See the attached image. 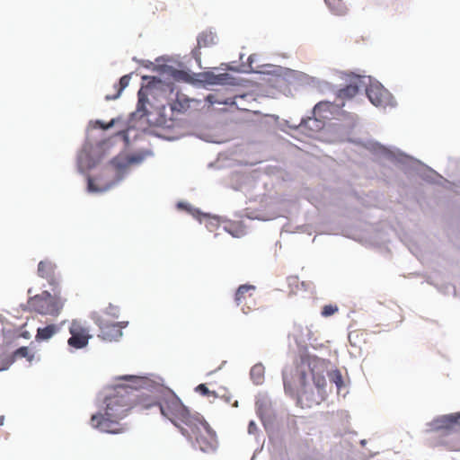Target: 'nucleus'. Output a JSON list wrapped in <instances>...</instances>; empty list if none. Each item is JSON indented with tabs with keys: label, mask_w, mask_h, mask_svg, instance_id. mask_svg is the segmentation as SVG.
I'll return each mask as SVG.
<instances>
[{
	"label": "nucleus",
	"mask_w": 460,
	"mask_h": 460,
	"mask_svg": "<svg viewBox=\"0 0 460 460\" xmlns=\"http://www.w3.org/2000/svg\"><path fill=\"white\" fill-rule=\"evenodd\" d=\"M328 376L331 380V382L334 383L337 386V389L340 390L341 387L343 385V379L340 370L335 369L328 373Z\"/></svg>",
	"instance_id": "obj_18"
},
{
	"label": "nucleus",
	"mask_w": 460,
	"mask_h": 460,
	"mask_svg": "<svg viewBox=\"0 0 460 460\" xmlns=\"http://www.w3.org/2000/svg\"><path fill=\"white\" fill-rule=\"evenodd\" d=\"M330 10L336 15H344L348 13V6L344 0H324Z\"/></svg>",
	"instance_id": "obj_12"
},
{
	"label": "nucleus",
	"mask_w": 460,
	"mask_h": 460,
	"mask_svg": "<svg viewBox=\"0 0 460 460\" xmlns=\"http://www.w3.org/2000/svg\"><path fill=\"white\" fill-rule=\"evenodd\" d=\"M181 433L190 439H194L199 449L205 453L214 452L217 446L216 432L199 413L185 428Z\"/></svg>",
	"instance_id": "obj_2"
},
{
	"label": "nucleus",
	"mask_w": 460,
	"mask_h": 460,
	"mask_svg": "<svg viewBox=\"0 0 460 460\" xmlns=\"http://www.w3.org/2000/svg\"><path fill=\"white\" fill-rule=\"evenodd\" d=\"M59 328L56 324H49L37 330L36 340L47 341L58 332Z\"/></svg>",
	"instance_id": "obj_13"
},
{
	"label": "nucleus",
	"mask_w": 460,
	"mask_h": 460,
	"mask_svg": "<svg viewBox=\"0 0 460 460\" xmlns=\"http://www.w3.org/2000/svg\"><path fill=\"white\" fill-rule=\"evenodd\" d=\"M161 413L170 420L176 427L185 428L196 417L172 393L164 394L158 402Z\"/></svg>",
	"instance_id": "obj_3"
},
{
	"label": "nucleus",
	"mask_w": 460,
	"mask_h": 460,
	"mask_svg": "<svg viewBox=\"0 0 460 460\" xmlns=\"http://www.w3.org/2000/svg\"><path fill=\"white\" fill-rule=\"evenodd\" d=\"M130 80V75H125L120 77L119 84L114 85V89L116 90V93L113 95H106V100H115L119 97L122 91L128 85Z\"/></svg>",
	"instance_id": "obj_14"
},
{
	"label": "nucleus",
	"mask_w": 460,
	"mask_h": 460,
	"mask_svg": "<svg viewBox=\"0 0 460 460\" xmlns=\"http://www.w3.org/2000/svg\"><path fill=\"white\" fill-rule=\"evenodd\" d=\"M338 312V306L333 305H326L323 307L322 315L324 317L331 316Z\"/></svg>",
	"instance_id": "obj_21"
},
{
	"label": "nucleus",
	"mask_w": 460,
	"mask_h": 460,
	"mask_svg": "<svg viewBox=\"0 0 460 460\" xmlns=\"http://www.w3.org/2000/svg\"><path fill=\"white\" fill-rule=\"evenodd\" d=\"M265 368L262 364L254 365L250 372L251 378L256 385H261L264 379Z\"/></svg>",
	"instance_id": "obj_15"
},
{
	"label": "nucleus",
	"mask_w": 460,
	"mask_h": 460,
	"mask_svg": "<svg viewBox=\"0 0 460 460\" xmlns=\"http://www.w3.org/2000/svg\"><path fill=\"white\" fill-rule=\"evenodd\" d=\"M226 76H227V74H221L218 75H215V76H213V80L211 81V83L212 84H222Z\"/></svg>",
	"instance_id": "obj_27"
},
{
	"label": "nucleus",
	"mask_w": 460,
	"mask_h": 460,
	"mask_svg": "<svg viewBox=\"0 0 460 460\" xmlns=\"http://www.w3.org/2000/svg\"><path fill=\"white\" fill-rule=\"evenodd\" d=\"M308 368L311 372L312 378L315 387L320 393L325 392L327 385L324 373L326 372V366L324 360L314 358L309 361Z\"/></svg>",
	"instance_id": "obj_8"
},
{
	"label": "nucleus",
	"mask_w": 460,
	"mask_h": 460,
	"mask_svg": "<svg viewBox=\"0 0 460 460\" xmlns=\"http://www.w3.org/2000/svg\"><path fill=\"white\" fill-rule=\"evenodd\" d=\"M298 381L300 385L305 388L307 383V375L304 369L299 370Z\"/></svg>",
	"instance_id": "obj_25"
},
{
	"label": "nucleus",
	"mask_w": 460,
	"mask_h": 460,
	"mask_svg": "<svg viewBox=\"0 0 460 460\" xmlns=\"http://www.w3.org/2000/svg\"><path fill=\"white\" fill-rule=\"evenodd\" d=\"M69 347L74 349H83L86 346V335H75L71 334V337L67 341Z\"/></svg>",
	"instance_id": "obj_16"
},
{
	"label": "nucleus",
	"mask_w": 460,
	"mask_h": 460,
	"mask_svg": "<svg viewBox=\"0 0 460 460\" xmlns=\"http://www.w3.org/2000/svg\"><path fill=\"white\" fill-rule=\"evenodd\" d=\"M38 275L48 281L53 292L59 290L60 275L57 265L51 260L45 259L39 262Z\"/></svg>",
	"instance_id": "obj_6"
},
{
	"label": "nucleus",
	"mask_w": 460,
	"mask_h": 460,
	"mask_svg": "<svg viewBox=\"0 0 460 460\" xmlns=\"http://www.w3.org/2000/svg\"><path fill=\"white\" fill-rule=\"evenodd\" d=\"M366 92L371 103L376 107L385 108L392 102L391 93L379 84H370Z\"/></svg>",
	"instance_id": "obj_7"
},
{
	"label": "nucleus",
	"mask_w": 460,
	"mask_h": 460,
	"mask_svg": "<svg viewBox=\"0 0 460 460\" xmlns=\"http://www.w3.org/2000/svg\"><path fill=\"white\" fill-rule=\"evenodd\" d=\"M65 300L59 296V290L52 296L49 291H42L28 300L30 309L42 315L57 317L62 311Z\"/></svg>",
	"instance_id": "obj_4"
},
{
	"label": "nucleus",
	"mask_w": 460,
	"mask_h": 460,
	"mask_svg": "<svg viewBox=\"0 0 460 460\" xmlns=\"http://www.w3.org/2000/svg\"><path fill=\"white\" fill-rule=\"evenodd\" d=\"M360 81L359 76H356L353 78V81L346 85L343 88H341L337 92V98L341 100L342 102H345L347 100H350L354 96L357 95L358 93V83Z\"/></svg>",
	"instance_id": "obj_10"
},
{
	"label": "nucleus",
	"mask_w": 460,
	"mask_h": 460,
	"mask_svg": "<svg viewBox=\"0 0 460 460\" xmlns=\"http://www.w3.org/2000/svg\"><path fill=\"white\" fill-rule=\"evenodd\" d=\"M118 381H126L128 384L119 385L114 388L112 394L105 399L106 407L104 412H99L91 417V425L102 432L118 434L126 430L125 425L120 423L133 408L135 395L130 390L144 387L148 379L135 375H125L116 377Z\"/></svg>",
	"instance_id": "obj_1"
},
{
	"label": "nucleus",
	"mask_w": 460,
	"mask_h": 460,
	"mask_svg": "<svg viewBox=\"0 0 460 460\" xmlns=\"http://www.w3.org/2000/svg\"><path fill=\"white\" fill-rule=\"evenodd\" d=\"M86 159V153L84 149H82L78 155L77 157V167L79 172H84L85 166H84V160Z\"/></svg>",
	"instance_id": "obj_22"
},
{
	"label": "nucleus",
	"mask_w": 460,
	"mask_h": 460,
	"mask_svg": "<svg viewBox=\"0 0 460 460\" xmlns=\"http://www.w3.org/2000/svg\"><path fill=\"white\" fill-rule=\"evenodd\" d=\"M114 123H115L114 119H111L108 123H103L101 120L91 121V125H93V128H99L102 129H108V128H111L114 125Z\"/></svg>",
	"instance_id": "obj_23"
},
{
	"label": "nucleus",
	"mask_w": 460,
	"mask_h": 460,
	"mask_svg": "<svg viewBox=\"0 0 460 460\" xmlns=\"http://www.w3.org/2000/svg\"><path fill=\"white\" fill-rule=\"evenodd\" d=\"M219 226V221L217 217H208L206 226L209 231H214Z\"/></svg>",
	"instance_id": "obj_24"
},
{
	"label": "nucleus",
	"mask_w": 460,
	"mask_h": 460,
	"mask_svg": "<svg viewBox=\"0 0 460 460\" xmlns=\"http://www.w3.org/2000/svg\"><path fill=\"white\" fill-rule=\"evenodd\" d=\"M186 102H181L177 98L176 101L170 104L172 111L182 112L187 108Z\"/></svg>",
	"instance_id": "obj_19"
},
{
	"label": "nucleus",
	"mask_w": 460,
	"mask_h": 460,
	"mask_svg": "<svg viewBox=\"0 0 460 460\" xmlns=\"http://www.w3.org/2000/svg\"><path fill=\"white\" fill-rule=\"evenodd\" d=\"M152 405H153V403L148 402V403H146V404H145V405H143V406H144L145 408H149V407H151Z\"/></svg>",
	"instance_id": "obj_29"
},
{
	"label": "nucleus",
	"mask_w": 460,
	"mask_h": 460,
	"mask_svg": "<svg viewBox=\"0 0 460 460\" xmlns=\"http://www.w3.org/2000/svg\"><path fill=\"white\" fill-rule=\"evenodd\" d=\"M69 332H70V334H75V335H86L85 328L80 322H78L76 320H74L71 323V325L69 327Z\"/></svg>",
	"instance_id": "obj_17"
},
{
	"label": "nucleus",
	"mask_w": 460,
	"mask_h": 460,
	"mask_svg": "<svg viewBox=\"0 0 460 460\" xmlns=\"http://www.w3.org/2000/svg\"><path fill=\"white\" fill-rule=\"evenodd\" d=\"M196 392L199 393L201 395L203 396H213V397H216L217 394H216V392L214 391H210L206 385L204 384H200L197 387H196Z\"/></svg>",
	"instance_id": "obj_20"
},
{
	"label": "nucleus",
	"mask_w": 460,
	"mask_h": 460,
	"mask_svg": "<svg viewBox=\"0 0 460 460\" xmlns=\"http://www.w3.org/2000/svg\"><path fill=\"white\" fill-rule=\"evenodd\" d=\"M100 333L98 336L104 340H112L120 335V330L118 323H108L103 319H99Z\"/></svg>",
	"instance_id": "obj_9"
},
{
	"label": "nucleus",
	"mask_w": 460,
	"mask_h": 460,
	"mask_svg": "<svg viewBox=\"0 0 460 460\" xmlns=\"http://www.w3.org/2000/svg\"><path fill=\"white\" fill-rule=\"evenodd\" d=\"M87 186H88V190L89 191H93V190H95V191H102V190H105V188H96L94 186L93 181L91 178H88Z\"/></svg>",
	"instance_id": "obj_26"
},
{
	"label": "nucleus",
	"mask_w": 460,
	"mask_h": 460,
	"mask_svg": "<svg viewBox=\"0 0 460 460\" xmlns=\"http://www.w3.org/2000/svg\"><path fill=\"white\" fill-rule=\"evenodd\" d=\"M254 426H255L254 422L251 421L250 425H249V430L251 431L252 428H253Z\"/></svg>",
	"instance_id": "obj_28"
},
{
	"label": "nucleus",
	"mask_w": 460,
	"mask_h": 460,
	"mask_svg": "<svg viewBox=\"0 0 460 460\" xmlns=\"http://www.w3.org/2000/svg\"><path fill=\"white\" fill-rule=\"evenodd\" d=\"M256 288L253 285H241L235 293L236 305L243 314H249L256 308L257 299L255 296Z\"/></svg>",
	"instance_id": "obj_5"
},
{
	"label": "nucleus",
	"mask_w": 460,
	"mask_h": 460,
	"mask_svg": "<svg viewBox=\"0 0 460 460\" xmlns=\"http://www.w3.org/2000/svg\"><path fill=\"white\" fill-rule=\"evenodd\" d=\"M305 395V392H304V393L301 394V398H303Z\"/></svg>",
	"instance_id": "obj_30"
},
{
	"label": "nucleus",
	"mask_w": 460,
	"mask_h": 460,
	"mask_svg": "<svg viewBox=\"0 0 460 460\" xmlns=\"http://www.w3.org/2000/svg\"><path fill=\"white\" fill-rule=\"evenodd\" d=\"M150 87L142 86L137 93V111L143 112L141 116L147 115V112L146 111V104L148 102V94L150 93Z\"/></svg>",
	"instance_id": "obj_11"
}]
</instances>
